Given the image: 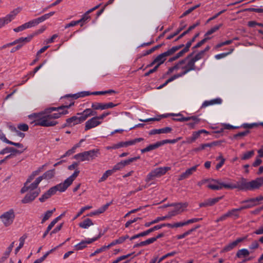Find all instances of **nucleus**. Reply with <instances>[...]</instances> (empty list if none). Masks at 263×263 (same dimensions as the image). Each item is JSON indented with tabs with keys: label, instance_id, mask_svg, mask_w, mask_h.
Returning a JSON list of instances; mask_svg holds the SVG:
<instances>
[{
	"label": "nucleus",
	"instance_id": "1",
	"mask_svg": "<svg viewBox=\"0 0 263 263\" xmlns=\"http://www.w3.org/2000/svg\"><path fill=\"white\" fill-rule=\"evenodd\" d=\"M68 113L67 110H62L55 113H38L34 114L35 119L33 121L34 125L44 127L54 126L58 124V122L54 120L61 117L62 115Z\"/></svg>",
	"mask_w": 263,
	"mask_h": 263
},
{
	"label": "nucleus",
	"instance_id": "2",
	"mask_svg": "<svg viewBox=\"0 0 263 263\" xmlns=\"http://www.w3.org/2000/svg\"><path fill=\"white\" fill-rule=\"evenodd\" d=\"M215 184H208L207 187L213 190H220L223 188L228 189H238L239 190H249V182L246 179L242 178L241 180L235 184L226 183L221 182L220 180H212Z\"/></svg>",
	"mask_w": 263,
	"mask_h": 263
},
{
	"label": "nucleus",
	"instance_id": "3",
	"mask_svg": "<svg viewBox=\"0 0 263 263\" xmlns=\"http://www.w3.org/2000/svg\"><path fill=\"white\" fill-rule=\"evenodd\" d=\"M184 46V44H180L178 46H173L171 49L167 50L166 51L158 55L155 59V62H157L156 65L159 67V66L165 61L166 58L167 57L173 55L175 52L183 47Z\"/></svg>",
	"mask_w": 263,
	"mask_h": 263
},
{
	"label": "nucleus",
	"instance_id": "4",
	"mask_svg": "<svg viewBox=\"0 0 263 263\" xmlns=\"http://www.w3.org/2000/svg\"><path fill=\"white\" fill-rule=\"evenodd\" d=\"M15 218V213L13 209H10L8 211L4 213L0 216V219L5 227L11 225Z\"/></svg>",
	"mask_w": 263,
	"mask_h": 263
},
{
	"label": "nucleus",
	"instance_id": "5",
	"mask_svg": "<svg viewBox=\"0 0 263 263\" xmlns=\"http://www.w3.org/2000/svg\"><path fill=\"white\" fill-rule=\"evenodd\" d=\"M57 191L60 192H64V190L60 185L58 184L51 188H50L46 193H45L41 197L39 198V200L41 202H44L47 199H49L52 195H54Z\"/></svg>",
	"mask_w": 263,
	"mask_h": 263
},
{
	"label": "nucleus",
	"instance_id": "6",
	"mask_svg": "<svg viewBox=\"0 0 263 263\" xmlns=\"http://www.w3.org/2000/svg\"><path fill=\"white\" fill-rule=\"evenodd\" d=\"M40 189H39L37 190L33 191L30 190L28 193H27L24 198L22 200V203H30L33 201L35 198L38 196L40 193Z\"/></svg>",
	"mask_w": 263,
	"mask_h": 263
},
{
	"label": "nucleus",
	"instance_id": "7",
	"mask_svg": "<svg viewBox=\"0 0 263 263\" xmlns=\"http://www.w3.org/2000/svg\"><path fill=\"white\" fill-rule=\"evenodd\" d=\"M80 173V171L78 170H76L74 173L67 178L63 183H60V185L63 188V189L65 191L72 184V182L74 180V179L78 176Z\"/></svg>",
	"mask_w": 263,
	"mask_h": 263
},
{
	"label": "nucleus",
	"instance_id": "8",
	"mask_svg": "<svg viewBox=\"0 0 263 263\" xmlns=\"http://www.w3.org/2000/svg\"><path fill=\"white\" fill-rule=\"evenodd\" d=\"M117 105L118 104H114L112 102H109L107 103L94 102L91 104V107L93 109L104 110L113 108L117 106Z\"/></svg>",
	"mask_w": 263,
	"mask_h": 263
},
{
	"label": "nucleus",
	"instance_id": "9",
	"mask_svg": "<svg viewBox=\"0 0 263 263\" xmlns=\"http://www.w3.org/2000/svg\"><path fill=\"white\" fill-rule=\"evenodd\" d=\"M74 105V102H71L69 105H61L58 107H51L46 108L44 111L40 113H51L52 111H55L57 112H60L62 110H67L71 106Z\"/></svg>",
	"mask_w": 263,
	"mask_h": 263
},
{
	"label": "nucleus",
	"instance_id": "10",
	"mask_svg": "<svg viewBox=\"0 0 263 263\" xmlns=\"http://www.w3.org/2000/svg\"><path fill=\"white\" fill-rule=\"evenodd\" d=\"M263 185V177L257 178L256 179L249 182V190L253 191L259 189Z\"/></svg>",
	"mask_w": 263,
	"mask_h": 263
},
{
	"label": "nucleus",
	"instance_id": "11",
	"mask_svg": "<svg viewBox=\"0 0 263 263\" xmlns=\"http://www.w3.org/2000/svg\"><path fill=\"white\" fill-rule=\"evenodd\" d=\"M184 205V207H186V204H182V203H172L170 204L171 206H175V209L172 211H170L168 213V215L170 218H171L173 216H176L177 214L180 213L183 211L182 208L183 205Z\"/></svg>",
	"mask_w": 263,
	"mask_h": 263
},
{
	"label": "nucleus",
	"instance_id": "12",
	"mask_svg": "<svg viewBox=\"0 0 263 263\" xmlns=\"http://www.w3.org/2000/svg\"><path fill=\"white\" fill-rule=\"evenodd\" d=\"M77 116H74L66 119V121L69 124L70 127L84 121V120L81 115H78L77 114Z\"/></svg>",
	"mask_w": 263,
	"mask_h": 263
},
{
	"label": "nucleus",
	"instance_id": "13",
	"mask_svg": "<svg viewBox=\"0 0 263 263\" xmlns=\"http://www.w3.org/2000/svg\"><path fill=\"white\" fill-rule=\"evenodd\" d=\"M101 123V122L99 121L98 117L96 116L93 117L86 122L85 130H87L92 128L95 127L100 125Z\"/></svg>",
	"mask_w": 263,
	"mask_h": 263
},
{
	"label": "nucleus",
	"instance_id": "14",
	"mask_svg": "<svg viewBox=\"0 0 263 263\" xmlns=\"http://www.w3.org/2000/svg\"><path fill=\"white\" fill-rule=\"evenodd\" d=\"M160 227H158L157 226V225L154 226V227L153 228H151L148 230H147L146 231H145L144 232H142L141 233H140L138 234H136V235H135L134 236H133L132 237H131L130 238V240H132L134 239H136V238H139V237H143V236H145L147 235H148L149 234H150L151 233L156 231V230H159L160 229Z\"/></svg>",
	"mask_w": 263,
	"mask_h": 263
},
{
	"label": "nucleus",
	"instance_id": "15",
	"mask_svg": "<svg viewBox=\"0 0 263 263\" xmlns=\"http://www.w3.org/2000/svg\"><path fill=\"white\" fill-rule=\"evenodd\" d=\"M222 198V196L216 197L214 198H209L207 200H205L204 202H201L199 204V206L200 208L202 207H206L208 206H212L214 205L215 203L218 202L220 199Z\"/></svg>",
	"mask_w": 263,
	"mask_h": 263
},
{
	"label": "nucleus",
	"instance_id": "16",
	"mask_svg": "<svg viewBox=\"0 0 263 263\" xmlns=\"http://www.w3.org/2000/svg\"><path fill=\"white\" fill-rule=\"evenodd\" d=\"M34 36V34H31L26 37H20L18 39L14 40L12 42L10 43V44H11V46L16 45V44L18 45V44H22L23 45H25V44L29 42Z\"/></svg>",
	"mask_w": 263,
	"mask_h": 263
},
{
	"label": "nucleus",
	"instance_id": "17",
	"mask_svg": "<svg viewBox=\"0 0 263 263\" xmlns=\"http://www.w3.org/2000/svg\"><path fill=\"white\" fill-rule=\"evenodd\" d=\"M96 110L97 109H92V108H87L85 109L83 112L78 113V115H81L84 121H85L88 117L97 115V112L96 111Z\"/></svg>",
	"mask_w": 263,
	"mask_h": 263
},
{
	"label": "nucleus",
	"instance_id": "18",
	"mask_svg": "<svg viewBox=\"0 0 263 263\" xmlns=\"http://www.w3.org/2000/svg\"><path fill=\"white\" fill-rule=\"evenodd\" d=\"M195 62H194L192 59H191L187 63V65H186L189 69L185 70H183L181 73L176 74V76H178V78L181 77L187 73H188L189 71L191 70H196V66L195 64Z\"/></svg>",
	"mask_w": 263,
	"mask_h": 263
},
{
	"label": "nucleus",
	"instance_id": "19",
	"mask_svg": "<svg viewBox=\"0 0 263 263\" xmlns=\"http://www.w3.org/2000/svg\"><path fill=\"white\" fill-rule=\"evenodd\" d=\"M198 166V165H196L186 170L185 172L182 173L180 175L178 180H182L188 178L190 175H191L194 172L196 171Z\"/></svg>",
	"mask_w": 263,
	"mask_h": 263
},
{
	"label": "nucleus",
	"instance_id": "20",
	"mask_svg": "<svg viewBox=\"0 0 263 263\" xmlns=\"http://www.w3.org/2000/svg\"><path fill=\"white\" fill-rule=\"evenodd\" d=\"M87 161L93 160L97 157L100 154L99 149H93L88 151H85Z\"/></svg>",
	"mask_w": 263,
	"mask_h": 263
},
{
	"label": "nucleus",
	"instance_id": "21",
	"mask_svg": "<svg viewBox=\"0 0 263 263\" xmlns=\"http://www.w3.org/2000/svg\"><path fill=\"white\" fill-rule=\"evenodd\" d=\"M25 149H24L23 151L18 150L12 147H7L2 151H0L1 155H4L6 153H11L12 154H21L22 153Z\"/></svg>",
	"mask_w": 263,
	"mask_h": 263
},
{
	"label": "nucleus",
	"instance_id": "22",
	"mask_svg": "<svg viewBox=\"0 0 263 263\" xmlns=\"http://www.w3.org/2000/svg\"><path fill=\"white\" fill-rule=\"evenodd\" d=\"M94 242V239H88L87 240H82L80 243L74 246L76 250H81L87 247V245L90 244Z\"/></svg>",
	"mask_w": 263,
	"mask_h": 263
},
{
	"label": "nucleus",
	"instance_id": "23",
	"mask_svg": "<svg viewBox=\"0 0 263 263\" xmlns=\"http://www.w3.org/2000/svg\"><path fill=\"white\" fill-rule=\"evenodd\" d=\"M22 8L20 7H18L13 11H11L10 13L7 14L5 17V18L8 21L9 23L11 22L12 20H13L16 15L20 12Z\"/></svg>",
	"mask_w": 263,
	"mask_h": 263
},
{
	"label": "nucleus",
	"instance_id": "24",
	"mask_svg": "<svg viewBox=\"0 0 263 263\" xmlns=\"http://www.w3.org/2000/svg\"><path fill=\"white\" fill-rule=\"evenodd\" d=\"M172 130V128L170 127H165L160 129H154L151 130L149 133L151 135L155 134H160L162 133H169Z\"/></svg>",
	"mask_w": 263,
	"mask_h": 263
},
{
	"label": "nucleus",
	"instance_id": "25",
	"mask_svg": "<svg viewBox=\"0 0 263 263\" xmlns=\"http://www.w3.org/2000/svg\"><path fill=\"white\" fill-rule=\"evenodd\" d=\"M161 144L160 141H158L156 143L152 144H149L145 148L141 149V152L142 153H145L146 152H148L155 149L158 148V147L161 146Z\"/></svg>",
	"mask_w": 263,
	"mask_h": 263
},
{
	"label": "nucleus",
	"instance_id": "26",
	"mask_svg": "<svg viewBox=\"0 0 263 263\" xmlns=\"http://www.w3.org/2000/svg\"><path fill=\"white\" fill-rule=\"evenodd\" d=\"M222 103L221 99L217 98L211 100L210 101H205L202 104L201 107H205L209 105H212L214 104H220Z\"/></svg>",
	"mask_w": 263,
	"mask_h": 263
},
{
	"label": "nucleus",
	"instance_id": "27",
	"mask_svg": "<svg viewBox=\"0 0 263 263\" xmlns=\"http://www.w3.org/2000/svg\"><path fill=\"white\" fill-rule=\"evenodd\" d=\"M167 116H177V117H181V119H180V122H184V121H187L191 120L192 119H196V116H191V117H183V115L180 114H170L167 115H162V117H166Z\"/></svg>",
	"mask_w": 263,
	"mask_h": 263
},
{
	"label": "nucleus",
	"instance_id": "28",
	"mask_svg": "<svg viewBox=\"0 0 263 263\" xmlns=\"http://www.w3.org/2000/svg\"><path fill=\"white\" fill-rule=\"evenodd\" d=\"M55 174V170L54 168L48 170L45 172L42 176H40L42 179H50L54 177Z\"/></svg>",
	"mask_w": 263,
	"mask_h": 263
},
{
	"label": "nucleus",
	"instance_id": "29",
	"mask_svg": "<svg viewBox=\"0 0 263 263\" xmlns=\"http://www.w3.org/2000/svg\"><path fill=\"white\" fill-rule=\"evenodd\" d=\"M200 25V22L198 21L195 24H193V25L190 26L189 28L185 31H184L183 33H182L180 35H179L177 39H176L175 41H177L182 37H183L184 35L187 34L191 31V30L195 29L197 26H199Z\"/></svg>",
	"mask_w": 263,
	"mask_h": 263
},
{
	"label": "nucleus",
	"instance_id": "30",
	"mask_svg": "<svg viewBox=\"0 0 263 263\" xmlns=\"http://www.w3.org/2000/svg\"><path fill=\"white\" fill-rule=\"evenodd\" d=\"M170 169L171 168L170 167H160L156 168L154 171H155L157 177H159L164 175L167 172V171Z\"/></svg>",
	"mask_w": 263,
	"mask_h": 263
},
{
	"label": "nucleus",
	"instance_id": "31",
	"mask_svg": "<svg viewBox=\"0 0 263 263\" xmlns=\"http://www.w3.org/2000/svg\"><path fill=\"white\" fill-rule=\"evenodd\" d=\"M250 254V252L247 249H241L239 250L236 253V257L237 258H242V257H246L248 256Z\"/></svg>",
	"mask_w": 263,
	"mask_h": 263
},
{
	"label": "nucleus",
	"instance_id": "32",
	"mask_svg": "<svg viewBox=\"0 0 263 263\" xmlns=\"http://www.w3.org/2000/svg\"><path fill=\"white\" fill-rule=\"evenodd\" d=\"M200 227V225H197L195 227L189 230L188 231L184 232L182 234L178 235L176 236V238L177 239H183V238L185 237L187 235L191 234L193 232L195 231L196 229H197L198 228H199Z\"/></svg>",
	"mask_w": 263,
	"mask_h": 263
},
{
	"label": "nucleus",
	"instance_id": "33",
	"mask_svg": "<svg viewBox=\"0 0 263 263\" xmlns=\"http://www.w3.org/2000/svg\"><path fill=\"white\" fill-rule=\"evenodd\" d=\"M93 224V223L90 218H86L79 223V227L83 229H87L89 227L92 226Z\"/></svg>",
	"mask_w": 263,
	"mask_h": 263
},
{
	"label": "nucleus",
	"instance_id": "34",
	"mask_svg": "<svg viewBox=\"0 0 263 263\" xmlns=\"http://www.w3.org/2000/svg\"><path fill=\"white\" fill-rule=\"evenodd\" d=\"M14 242L13 241L8 247V248L7 249V250L4 253L3 256L1 258V260L2 261H5L6 259H7L8 258V257L10 255V253L12 251V250L14 247Z\"/></svg>",
	"mask_w": 263,
	"mask_h": 263
},
{
	"label": "nucleus",
	"instance_id": "35",
	"mask_svg": "<svg viewBox=\"0 0 263 263\" xmlns=\"http://www.w3.org/2000/svg\"><path fill=\"white\" fill-rule=\"evenodd\" d=\"M54 13H55V12L52 11V12H50L48 13L45 14L36 18L37 24H39L45 21V20L48 19L50 17L53 15L54 14Z\"/></svg>",
	"mask_w": 263,
	"mask_h": 263
},
{
	"label": "nucleus",
	"instance_id": "36",
	"mask_svg": "<svg viewBox=\"0 0 263 263\" xmlns=\"http://www.w3.org/2000/svg\"><path fill=\"white\" fill-rule=\"evenodd\" d=\"M27 238V236L25 235H24L23 236L20 237L19 241H20V244L18 247H17L15 249V254H16L23 247L25 242V240Z\"/></svg>",
	"mask_w": 263,
	"mask_h": 263
},
{
	"label": "nucleus",
	"instance_id": "37",
	"mask_svg": "<svg viewBox=\"0 0 263 263\" xmlns=\"http://www.w3.org/2000/svg\"><path fill=\"white\" fill-rule=\"evenodd\" d=\"M55 211V209L54 208L52 210H48L46 211V212L45 213L42 221L41 223H44L46 220H47L52 215L53 213Z\"/></svg>",
	"mask_w": 263,
	"mask_h": 263
},
{
	"label": "nucleus",
	"instance_id": "38",
	"mask_svg": "<svg viewBox=\"0 0 263 263\" xmlns=\"http://www.w3.org/2000/svg\"><path fill=\"white\" fill-rule=\"evenodd\" d=\"M74 158L80 161H87L85 152L77 154L74 156Z\"/></svg>",
	"mask_w": 263,
	"mask_h": 263
},
{
	"label": "nucleus",
	"instance_id": "39",
	"mask_svg": "<svg viewBox=\"0 0 263 263\" xmlns=\"http://www.w3.org/2000/svg\"><path fill=\"white\" fill-rule=\"evenodd\" d=\"M113 174L112 171L111 170H108L106 171L102 175V176L100 178L98 182H101L105 181L107 178L111 175Z\"/></svg>",
	"mask_w": 263,
	"mask_h": 263
},
{
	"label": "nucleus",
	"instance_id": "40",
	"mask_svg": "<svg viewBox=\"0 0 263 263\" xmlns=\"http://www.w3.org/2000/svg\"><path fill=\"white\" fill-rule=\"evenodd\" d=\"M90 17L89 15H87V14H84L81 19L76 21L78 25L80 24L81 27L83 26L84 23H86L88 20L90 19Z\"/></svg>",
	"mask_w": 263,
	"mask_h": 263
},
{
	"label": "nucleus",
	"instance_id": "41",
	"mask_svg": "<svg viewBox=\"0 0 263 263\" xmlns=\"http://www.w3.org/2000/svg\"><path fill=\"white\" fill-rule=\"evenodd\" d=\"M42 180V179L40 176L37 177L35 180L29 185L31 190L34 191V189H36Z\"/></svg>",
	"mask_w": 263,
	"mask_h": 263
},
{
	"label": "nucleus",
	"instance_id": "42",
	"mask_svg": "<svg viewBox=\"0 0 263 263\" xmlns=\"http://www.w3.org/2000/svg\"><path fill=\"white\" fill-rule=\"evenodd\" d=\"M200 6V4H197L192 7H191L188 10H186L183 13V14L180 16V18H182L184 16H186L187 15L189 14L190 13H191L193 11L197 9V8L199 7Z\"/></svg>",
	"mask_w": 263,
	"mask_h": 263
},
{
	"label": "nucleus",
	"instance_id": "43",
	"mask_svg": "<svg viewBox=\"0 0 263 263\" xmlns=\"http://www.w3.org/2000/svg\"><path fill=\"white\" fill-rule=\"evenodd\" d=\"M237 246L236 242L234 241L229 243L228 245L225 246L222 252H228L230 250H232L234 248H235Z\"/></svg>",
	"mask_w": 263,
	"mask_h": 263
},
{
	"label": "nucleus",
	"instance_id": "44",
	"mask_svg": "<svg viewBox=\"0 0 263 263\" xmlns=\"http://www.w3.org/2000/svg\"><path fill=\"white\" fill-rule=\"evenodd\" d=\"M254 155V151L253 150L247 152L245 153L241 157V159L245 160L251 158Z\"/></svg>",
	"mask_w": 263,
	"mask_h": 263
},
{
	"label": "nucleus",
	"instance_id": "45",
	"mask_svg": "<svg viewBox=\"0 0 263 263\" xmlns=\"http://www.w3.org/2000/svg\"><path fill=\"white\" fill-rule=\"evenodd\" d=\"M122 147H127L126 142H120L117 144L113 145L111 147H108L107 149H118Z\"/></svg>",
	"mask_w": 263,
	"mask_h": 263
},
{
	"label": "nucleus",
	"instance_id": "46",
	"mask_svg": "<svg viewBox=\"0 0 263 263\" xmlns=\"http://www.w3.org/2000/svg\"><path fill=\"white\" fill-rule=\"evenodd\" d=\"M158 177L156 175L155 171L153 170L152 172H151L146 177V178L145 179L146 182H148L150 181L151 180H154L155 178Z\"/></svg>",
	"mask_w": 263,
	"mask_h": 263
},
{
	"label": "nucleus",
	"instance_id": "47",
	"mask_svg": "<svg viewBox=\"0 0 263 263\" xmlns=\"http://www.w3.org/2000/svg\"><path fill=\"white\" fill-rule=\"evenodd\" d=\"M221 26H222V25L220 24L219 25L215 26L214 27L212 28L210 30H209L208 31L206 32V33L205 34L204 36H208L209 35L213 34V33H214L215 32L217 31Z\"/></svg>",
	"mask_w": 263,
	"mask_h": 263
},
{
	"label": "nucleus",
	"instance_id": "48",
	"mask_svg": "<svg viewBox=\"0 0 263 263\" xmlns=\"http://www.w3.org/2000/svg\"><path fill=\"white\" fill-rule=\"evenodd\" d=\"M177 78H178V76H176V74H174V76H173L172 77L168 79H167L164 83H163L162 85L159 86L158 88L161 89V88H163V87L166 86L168 83L174 81V80H175Z\"/></svg>",
	"mask_w": 263,
	"mask_h": 263
},
{
	"label": "nucleus",
	"instance_id": "49",
	"mask_svg": "<svg viewBox=\"0 0 263 263\" xmlns=\"http://www.w3.org/2000/svg\"><path fill=\"white\" fill-rule=\"evenodd\" d=\"M217 160H220V161L216 165V169L218 170L222 167L225 162V159L221 156H219L216 158Z\"/></svg>",
	"mask_w": 263,
	"mask_h": 263
},
{
	"label": "nucleus",
	"instance_id": "50",
	"mask_svg": "<svg viewBox=\"0 0 263 263\" xmlns=\"http://www.w3.org/2000/svg\"><path fill=\"white\" fill-rule=\"evenodd\" d=\"M234 50L233 48H232L230 50V51L228 52L222 53L220 54H218L215 55V58L217 60L225 58L228 55L231 54Z\"/></svg>",
	"mask_w": 263,
	"mask_h": 263
},
{
	"label": "nucleus",
	"instance_id": "51",
	"mask_svg": "<svg viewBox=\"0 0 263 263\" xmlns=\"http://www.w3.org/2000/svg\"><path fill=\"white\" fill-rule=\"evenodd\" d=\"M108 249V248L107 247V246H104L102 247L101 248L97 249L93 253H91L90 255V256L92 257V256L97 255V254H99L103 251H105L106 249Z\"/></svg>",
	"mask_w": 263,
	"mask_h": 263
},
{
	"label": "nucleus",
	"instance_id": "52",
	"mask_svg": "<svg viewBox=\"0 0 263 263\" xmlns=\"http://www.w3.org/2000/svg\"><path fill=\"white\" fill-rule=\"evenodd\" d=\"M185 27V26H182L179 29H177V30L174 32V33L170 34V35L167 36L166 37L167 40H171L173 39L174 36L178 35Z\"/></svg>",
	"mask_w": 263,
	"mask_h": 263
},
{
	"label": "nucleus",
	"instance_id": "53",
	"mask_svg": "<svg viewBox=\"0 0 263 263\" xmlns=\"http://www.w3.org/2000/svg\"><path fill=\"white\" fill-rule=\"evenodd\" d=\"M250 133L249 130H246L242 132H239L233 136L234 139H237L239 137H242L247 136Z\"/></svg>",
	"mask_w": 263,
	"mask_h": 263
},
{
	"label": "nucleus",
	"instance_id": "54",
	"mask_svg": "<svg viewBox=\"0 0 263 263\" xmlns=\"http://www.w3.org/2000/svg\"><path fill=\"white\" fill-rule=\"evenodd\" d=\"M191 120H193V122H190L187 123V125L189 126L191 128H194L195 125L200 122V119L196 116V119H192Z\"/></svg>",
	"mask_w": 263,
	"mask_h": 263
},
{
	"label": "nucleus",
	"instance_id": "55",
	"mask_svg": "<svg viewBox=\"0 0 263 263\" xmlns=\"http://www.w3.org/2000/svg\"><path fill=\"white\" fill-rule=\"evenodd\" d=\"M123 238H121V237L118 239L113 240L110 244H109L107 247L109 249L110 247L115 246L117 244H120L123 243Z\"/></svg>",
	"mask_w": 263,
	"mask_h": 263
},
{
	"label": "nucleus",
	"instance_id": "56",
	"mask_svg": "<svg viewBox=\"0 0 263 263\" xmlns=\"http://www.w3.org/2000/svg\"><path fill=\"white\" fill-rule=\"evenodd\" d=\"M29 28L28 25H27V23L23 24L21 26H18V27H16L13 29L14 31L15 32H18L20 31H22L25 29Z\"/></svg>",
	"mask_w": 263,
	"mask_h": 263
},
{
	"label": "nucleus",
	"instance_id": "57",
	"mask_svg": "<svg viewBox=\"0 0 263 263\" xmlns=\"http://www.w3.org/2000/svg\"><path fill=\"white\" fill-rule=\"evenodd\" d=\"M211 39L210 37H205L204 39L200 41L199 42H198L197 44H196L195 46H194L193 48H198L201 46L203 44H204L208 40H210Z\"/></svg>",
	"mask_w": 263,
	"mask_h": 263
},
{
	"label": "nucleus",
	"instance_id": "58",
	"mask_svg": "<svg viewBox=\"0 0 263 263\" xmlns=\"http://www.w3.org/2000/svg\"><path fill=\"white\" fill-rule=\"evenodd\" d=\"M176 254V252L175 251H173V252H170V253H168L167 254H166L165 255H163V256H162L158 260V262L157 263H160V262H161L163 260L165 259V258H166L167 257H170V256H174L175 255V254Z\"/></svg>",
	"mask_w": 263,
	"mask_h": 263
},
{
	"label": "nucleus",
	"instance_id": "59",
	"mask_svg": "<svg viewBox=\"0 0 263 263\" xmlns=\"http://www.w3.org/2000/svg\"><path fill=\"white\" fill-rule=\"evenodd\" d=\"M206 147H210V145H209L208 143H205V144H202L200 146L198 147L195 148L193 149L194 152H198L203 149H204Z\"/></svg>",
	"mask_w": 263,
	"mask_h": 263
},
{
	"label": "nucleus",
	"instance_id": "60",
	"mask_svg": "<svg viewBox=\"0 0 263 263\" xmlns=\"http://www.w3.org/2000/svg\"><path fill=\"white\" fill-rule=\"evenodd\" d=\"M134 253H130V254H127L126 255L121 256L118 257L116 260H115L113 261V263H118L120 261H121V260H122L123 259L127 258L128 257L130 256Z\"/></svg>",
	"mask_w": 263,
	"mask_h": 263
},
{
	"label": "nucleus",
	"instance_id": "61",
	"mask_svg": "<svg viewBox=\"0 0 263 263\" xmlns=\"http://www.w3.org/2000/svg\"><path fill=\"white\" fill-rule=\"evenodd\" d=\"M229 212L231 217H234L235 219H237L239 217V214L236 209H233L230 210Z\"/></svg>",
	"mask_w": 263,
	"mask_h": 263
},
{
	"label": "nucleus",
	"instance_id": "62",
	"mask_svg": "<svg viewBox=\"0 0 263 263\" xmlns=\"http://www.w3.org/2000/svg\"><path fill=\"white\" fill-rule=\"evenodd\" d=\"M124 166L123 165L122 162H121H121L118 163L117 164H116L114 166L112 169H111V170L112 171V173H114L115 172H116L117 171L119 170L122 168Z\"/></svg>",
	"mask_w": 263,
	"mask_h": 263
},
{
	"label": "nucleus",
	"instance_id": "63",
	"mask_svg": "<svg viewBox=\"0 0 263 263\" xmlns=\"http://www.w3.org/2000/svg\"><path fill=\"white\" fill-rule=\"evenodd\" d=\"M203 55H204V54H203V51H200L194 57L192 58V59L194 62H196V61H197L199 60L200 59H201V58H202Z\"/></svg>",
	"mask_w": 263,
	"mask_h": 263
},
{
	"label": "nucleus",
	"instance_id": "64",
	"mask_svg": "<svg viewBox=\"0 0 263 263\" xmlns=\"http://www.w3.org/2000/svg\"><path fill=\"white\" fill-rule=\"evenodd\" d=\"M17 128L23 132H26L28 130L29 127L27 124L22 123L20 124L17 125Z\"/></svg>",
	"mask_w": 263,
	"mask_h": 263
}]
</instances>
